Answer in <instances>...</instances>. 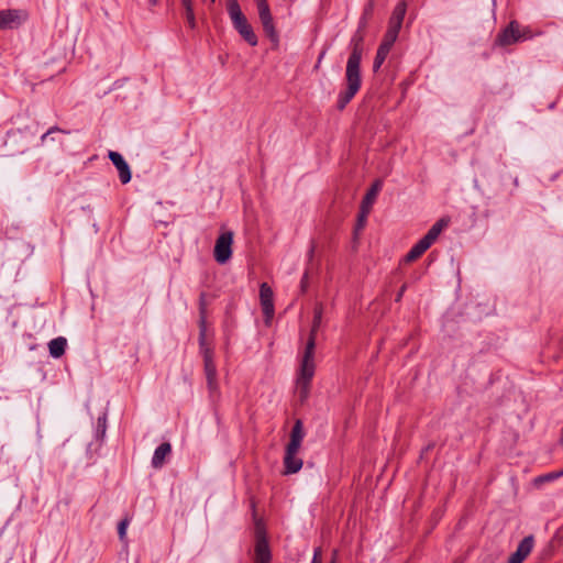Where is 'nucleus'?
<instances>
[{"mask_svg": "<svg viewBox=\"0 0 563 563\" xmlns=\"http://www.w3.org/2000/svg\"><path fill=\"white\" fill-rule=\"evenodd\" d=\"M305 432H303V424L301 420H296L291 432H290V440L286 448H289L291 450H300L301 442L303 440Z\"/></svg>", "mask_w": 563, "mask_h": 563, "instance_id": "nucleus-14", "label": "nucleus"}, {"mask_svg": "<svg viewBox=\"0 0 563 563\" xmlns=\"http://www.w3.org/2000/svg\"><path fill=\"white\" fill-rule=\"evenodd\" d=\"M366 218L367 217H364V209L361 207V211L358 213V219H357V224H356V229H363L364 225H365V222H366Z\"/></svg>", "mask_w": 563, "mask_h": 563, "instance_id": "nucleus-26", "label": "nucleus"}, {"mask_svg": "<svg viewBox=\"0 0 563 563\" xmlns=\"http://www.w3.org/2000/svg\"><path fill=\"white\" fill-rule=\"evenodd\" d=\"M322 306L317 305L313 310V320L312 327L309 333L308 341L306 343L305 352L302 355L299 375L297 377V388L299 391V396L301 400L308 398L310 393V383L314 375V349H316V338L318 329L321 324L322 320Z\"/></svg>", "mask_w": 563, "mask_h": 563, "instance_id": "nucleus-2", "label": "nucleus"}, {"mask_svg": "<svg viewBox=\"0 0 563 563\" xmlns=\"http://www.w3.org/2000/svg\"><path fill=\"white\" fill-rule=\"evenodd\" d=\"M393 45L394 44L390 42H387L385 40L382 41V43L379 44V46L377 48L376 56H375L374 63H373L374 73H377L379 70V68L384 64L385 59L387 58Z\"/></svg>", "mask_w": 563, "mask_h": 563, "instance_id": "nucleus-17", "label": "nucleus"}, {"mask_svg": "<svg viewBox=\"0 0 563 563\" xmlns=\"http://www.w3.org/2000/svg\"><path fill=\"white\" fill-rule=\"evenodd\" d=\"M228 14L232 21L233 27L240 32V30L245 29L250 25L246 16L241 10V7L238 0H228L227 4Z\"/></svg>", "mask_w": 563, "mask_h": 563, "instance_id": "nucleus-10", "label": "nucleus"}, {"mask_svg": "<svg viewBox=\"0 0 563 563\" xmlns=\"http://www.w3.org/2000/svg\"><path fill=\"white\" fill-rule=\"evenodd\" d=\"M311 563H322V561H321V549L320 548L314 550Z\"/></svg>", "mask_w": 563, "mask_h": 563, "instance_id": "nucleus-29", "label": "nucleus"}, {"mask_svg": "<svg viewBox=\"0 0 563 563\" xmlns=\"http://www.w3.org/2000/svg\"><path fill=\"white\" fill-rule=\"evenodd\" d=\"M401 25H402V21H398V19L389 18L388 27H387V31H386L383 40L394 44L398 37Z\"/></svg>", "mask_w": 563, "mask_h": 563, "instance_id": "nucleus-20", "label": "nucleus"}, {"mask_svg": "<svg viewBox=\"0 0 563 563\" xmlns=\"http://www.w3.org/2000/svg\"><path fill=\"white\" fill-rule=\"evenodd\" d=\"M180 1H181V5L185 9V18L188 23V26L190 29H195L196 27V18H195V12H194V1L192 0H180Z\"/></svg>", "mask_w": 563, "mask_h": 563, "instance_id": "nucleus-21", "label": "nucleus"}, {"mask_svg": "<svg viewBox=\"0 0 563 563\" xmlns=\"http://www.w3.org/2000/svg\"><path fill=\"white\" fill-rule=\"evenodd\" d=\"M299 450L286 448L284 456L285 474L297 473L302 467V460L297 456Z\"/></svg>", "mask_w": 563, "mask_h": 563, "instance_id": "nucleus-13", "label": "nucleus"}, {"mask_svg": "<svg viewBox=\"0 0 563 563\" xmlns=\"http://www.w3.org/2000/svg\"><path fill=\"white\" fill-rule=\"evenodd\" d=\"M331 563H335V560L333 559Z\"/></svg>", "mask_w": 563, "mask_h": 563, "instance_id": "nucleus-36", "label": "nucleus"}, {"mask_svg": "<svg viewBox=\"0 0 563 563\" xmlns=\"http://www.w3.org/2000/svg\"><path fill=\"white\" fill-rule=\"evenodd\" d=\"M243 38L244 41H246L251 46H256L257 43H258V40H257V36L256 34L254 33L253 31V27L252 25H247L245 29L243 30H240V32H238Z\"/></svg>", "mask_w": 563, "mask_h": 563, "instance_id": "nucleus-22", "label": "nucleus"}, {"mask_svg": "<svg viewBox=\"0 0 563 563\" xmlns=\"http://www.w3.org/2000/svg\"><path fill=\"white\" fill-rule=\"evenodd\" d=\"M199 314H207L205 294H201L199 298Z\"/></svg>", "mask_w": 563, "mask_h": 563, "instance_id": "nucleus-27", "label": "nucleus"}, {"mask_svg": "<svg viewBox=\"0 0 563 563\" xmlns=\"http://www.w3.org/2000/svg\"><path fill=\"white\" fill-rule=\"evenodd\" d=\"M212 2H214L216 0H211Z\"/></svg>", "mask_w": 563, "mask_h": 563, "instance_id": "nucleus-38", "label": "nucleus"}, {"mask_svg": "<svg viewBox=\"0 0 563 563\" xmlns=\"http://www.w3.org/2000/svg\"><path fill=\"white\" fill-rule=\"evenodd\" d=\"M258 18L263 26V31L266 36L271 40L275 45L279 42V35L276 30L274 18L271 12V8L267 0H255Z\"/></svg>", "mask_w": 563, "mask_h": 563, "instance_id": "nucleus-5", "label": "nucleus"}, {"mask_svg": "<svg viewBox=\"0 0 563 563\" xmlns=\"http://www.w3.org/2000/svg\"><path fill=\"white\" fill-rule=\"evenodd\" d=\"M272 554L267 540L262 537L258 538L255 544V563H269Z\"/></svg>", "mask_w": 563, "mask_h": 563, "instance_id": "nucleus-16", "label": "nucleus"}, {"mask_svg": "<svg viewBox=\"0 0 563 563\" xmlns=\"http://www.w3.org/2000/svg\"><path fill=\"white\" fill-rule=\"evenodd\" d=\"M405 290H406V285H402V286L400 287V289H399V291H398L397 296H396V301H399V300L401 299V297H402V295H404Z\"/></svg>", "mask_w": 563, "mask_h": 563, "instance_id": "nucleus-33", "label": "nucleus"}, {"mask_svg": "<svg viewBox=\"0 0 563 563\" xmlns=\"http://www.w3.org/2000/svg\"><path fill=\"white\" fill-rule=\"evenodd\" d=\"M203 357V369L207 378L208 388L211 393L218 391L217 367L213 361V350H207Z\"/></svg>", "mask_w": 563, "mask_h": 563, "instance_id": "nucleus-8", "label": "nucleus"}, {"mask_svg": "<svg viewBox=\"0 0 563 563\" xmlns=\"http://www.w3.org/2000/svg\"><path fill=\"white\" fill-rule=\"evenodd\" d=\"M233 232L223 231L218 236L214 245L213 256L219 264L227 263L232 256Z\"/></svg>", "mask_w": 563, "mask_h": 563, "instance_id": "nucleus-6", "label": "nucleus"}, {"mask_svg": "<svg viewBox=\"0 0 563 563\" xmlns=\"http://www.w3.org/2000/svg\"><path fill=\"white\" fill-rule=\"evenodd\" d=\"M199 331L207 333V314H199Z\"/></svg>", "mask_w": 563, "mask_h": 563, "instance_id": "nucleus-28", "label": "nucleus"}, {"mask_svg": "<svg viewBox=\"0 0 563 563\" xmlns=\"http://www.w3.org/2000/svg\"><path fill=\"white\" fill-rule=\"evenodd\" d=\"M172 454V445L168 442H164L159 444L156 450L154 451L153 457H152V466L154 468H161L166 461V457H168Z\"/></svg>", "mask_w": 563, "mask_h": 563, "instance_id": "nucleus-15", "label": "nucleus"}, {"mask_svg": "<svg viewBox=\"0 0 563 563\" xmlns=\"http://www.w3.org/2000/svg\"><path fill=\"white\" fill-rule=\"evenodd\" d=\"M148 2H150V4H151L152 7H155V5H157V4H158V0H148Z\"/></svg>", "mask_w": 563, "mask_h": 563, "instance_id": "nucleus-34", "label": "nucleus"}, {"mask_svg": "<svg viewBox=\"0 0 563 563\" xmlns=\"http://www.w3.org/2000/svg\"><path fill=\"white\" fill-rule=\"evenodd\" d=\"M67 340L64 336H58L49 341L48 351L52 357L59 358L65 354Z\"/></svg>", "mask_w": 563, "mask_h": 563, "instance_id": "nucleus-18", "label": "nucleus"}, {"mask_svg": "<svg viewBox=\"0 0 563 563\" xmlns=\"http://www.w3.org/2000/svg\"><path fill=\"white\" fill-rule=\"evenodd\" d=\"M54 132H60V129H58L57 126L51 128L46 133L42 135L41 141L45 142L46 137Z\"/></svg>", "mask_w": 563, "mask_h": 563, "instance_id": "nucleus-32", "label": "nucleus"}, {"mask_svg": "<svg viewBox=\"0 0 563 563\" xmlns=\"http://www.w3.org/2000/svg\"><path fill=\"white\" fill-rule=\"evenodd\" d=\"M110 161L117 167L119 177L122 184H128L131 180V170L123 156L114 151H110L108 154Z\"/></svg>", "mask_w": 563, "mask_h": 563, "instance_id": "nucleus-12", "label": "nucleus"}, {"mask_svg": "<svg viewBox=\"0 0 563 563\" xmlns=\"http://www.w3.org/2000/svg\"><path fill=\"white\" fill-rule=\"evenodd\" d=\"M364 35L357 31L351 38V54L345 69V89L338 96L336 108L342 111L355 97L362 86L361 60L363 55Z\"/></svg>", "mask_w": 563, "mask_h": 563, "instance_id": "nucleus-1", "label": "nucleus"}, {"mask_svg": "<svg viewBox=\"0 0 563 563\" xmlns=\"http://www.w3.org/2000/svg\"><path fill=\"white\" fill-rule=\"evenodd\" d=\"M260 300L262 310L265 317V322L269 323L275 313L274 307V292L267 283H262L260 286Z\"/></svg>", "mask_w": 563, "mask_h": 563, "instance_id": "nucleus-7", "label": "nucleus"}, {"mask_svg": "<svg viewBox=\"0 0 563 563\" xmlns=\"http://www.w3.org/2000/svg\"><path fill=\"white\" fill-rule=\"evenodd\" d=\"M325 54H327V51H325V49H323V51L320 53V55L318 56L317 63H316V65H314V67H313V69H314V70H318V69L320 68L321 63H322V59L324 58Z\"/></svg>", "mask_w": 563, "mask_h": 563, "instance_id": "nucleus-30", "label": "nucleus"}, {"mask_svg": "<svg viewBox=\"0 0 563 563\" xmlns=\"http://www.w3.org/2000/svg\"><path fill=\"white\" fill-rule=\"evenodd\" d=\"M446 227V222L443 219L437 221L427 232V234L420 239L407 253L404 261L411 263L418 260L439 238L442 230Z\"/></svg>", "mask_w": 563, "mask_h": 563, "instance_id": "nucleus-3", "label": "nucleus"}, {"mask_svg": "<svg viewBox=\"0 0 563 563\" xmlns=\"http://www.w3.org/2000/svg\"><path fill=\"white\" fill-rule=\"evenodd\" d=\"M560 475H561L560 473H550V474H547V475L540 477L539 481H541V482L551 481V479L559 477Z\"/></svg>", "mask_w": 563, "mask_h": 563, "instance_id": "nucleus-31", "label": "nucleus"}, {"mask_svg": "<svg viewBox=\"0 0 563 563\" xmlns=\"http://www.w3.org/2000/svg\"><path fill=\"white\" fill-rule=\"evenodd\" d=\"M407 11V3L406 1H399L396 7L394 8V11L390 15L391 19H398V21H402L405 19V14Z\"/></svg>", "mask_w": 563, "mask_h": 563, "instance_id": "nucleus-23", "label": "nucleus"}, {"mask_svg": "<svg viewBox=\"0 0 563 563\" xmlns=\"http://www.w3.org/2000/svg\"><path fill=\"white\" fill-rule=\"evenodd\" d=\"M559 443H560L561 446H563V428H562V432H561V437H560Z\"/></svg>", "mask_w": 563, "mask_h": 563, "instance_id": "nucleus-35", "label": "nucleus"}, {"mask_svg": "<svg viewBox=\"0 0 563 563\" xmlns=\"http://www.w3.org/2000/svg\"><path fill=\"white\" fill-rule=\"evenodd\" d=\"M379 181H376L372 185V187L366 192L365 197L362 200L361 207L364 209V217H367L371 210V207L376 198V195L379 189Z\"/></svg>", "mask_w": 563, "mask_h": 563, "instance_id": "nucleus-19", "label": "nucleus"}, {"mask_svg": "<svg viewBox=\"0 0 563 563\" xmlns=\"http://www.w3.org/2000/svg\"><path fill=\"white\" fill-rule=\"evenodd\" d=\"M199 346L202 355H205L207 350H212L207 343V333H203V331H199Z\"/></svg>", "mask_w": 563, "mask_h": 563, "instance_id": "nucleus-24", "label": "nucleus"}, {"mask_svg": "<svg viewBox=\"0 0 563 563\" xmlns=\"http://www.w3.org/2000/svg\"><path fill=\"white\" fill-rule=\"evenodd\" d=\"M129 525V519L128 518H124L123 520H121L118 525V533H119V537L120 539H123L125 537V531H126V527Z\"/></svg>", "mask_w": 563, "mask_h": 563, "instance_id": "nucleus-25", "label": "nucleus"}, {"mask_svg": "<svg viewBox=\"0 0 563 563\" xmlns=\"http://www.w3.org/2000/svg\"><path fill=\"white\" fill-rule=\"evenodd\" d=\"M532 37V32L522 26L518 21H510L496 36L495 44L498 46H509Z\"/></svg>", "mask_w": 563, "mask_h": 563, "instance_id": "nucleus-4", "label": "nucleus"}, {"mask_svg": "<svg viewBox=\"0 0 563 563\" xmlns=\"http://www.w3.org/2000/svg\"><path fill=\"white\" fill-rule=\"evenodd\" d=\"M560 474H561V475H563V471H562V472H560Z\"/></svg>", "mask_w": 563, "mask_h": 563, "instance_id": "nucleus-37", "label": "nucleus"}, {"mask_svg": "<svg viewBox=\"0 0 563 563\" xmlns=\"http://www.w3.org/2000/svg\"><path fill=\"white\" fill-rule=\"evenodd\" d=\"M27 19V13L22 10L9 9L0 11V30L12 29Z\"/></svg>", "mask_w": 563, "mask_h": 563, "instance_id": "nucleus-9", "label": "nucleus"}, {"mask_svg": "<svg viewBox=\"0 0 563 563\" xmlns=\"http://www.w3.org/2000/svg\"><path fill=\"white\" fill-rule=\"evenodd\" d=\"M533 543L534 540L532 536L525 537L518 544L516 552L510 555L508 563H522L531 553Z\"/></svg>", "mask_w": 563, "mask_h": 563, "instance_id": "nucleus-11", "label": "nucleus"}]
</instances>
